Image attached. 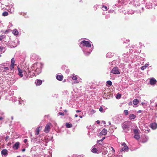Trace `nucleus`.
Instances as JSON below:
<instances>
[{
	"mask_svg": "<svg viewBox=\"0 0 157 157\" xmlns=\"http://www.w3.org/2000/svg\"><path fill=\"white\" fill-rule=\"evenodd\" d=\"M81 44L83 45V46H86L88 48H90L91 46V44L88 41L82 40L81 41Z\"/></svg>",
	"mask_w": 157,
	"mask_h": 157,
	"instance_id": "obj_1",
	"label": "nucleus"
},
{
	"mask_svg": "<svg viewBox=\"0 0 157 157\" xmlns=\"http://www.w3.org/2000/svg\"><path fill=\"white\" fill-rule=\"evenodd\" d=\"M51 125V124L50 123H48L46 125L44 130V132H45L46 133L49 132L50 131V126Z\"/></svg>",
	"mask_w": 157,
	"mask_h": 157,
	"instance_id": "obj_2",
	"label": "nucleus"
},
{
	"mask_svg": "<svg viewBox=\"0 0 157 157\" xmlns=\"http://www.w3.org/2000/svg\"><path fill=\"white\" fill-rule=\"evenodd\" d=\"M111 72L115 74H120L118 67H115L113 68Z\"/></svg>",
	"mask_w": 157,
	"mask_h": 157,
	"instance_id": "obj_3",
	"label": "nucleus"
},
{
	"mask_svg": "<svg viewBox=\"0 0 157 157\" xmlns=\"http://www.w3.org/2000/svg\"><path fill=\"white\" fill-rule=\"evenodd\" d=\"M122 145L123 147L121 149L120 151H122L128 149V147L125 144L123 143L122 144Z\"/></svg>",
	"mask_w": 157,
	"mask_h": 157,
	"instance_id": "obj_4",
	"label": "nucleus"
},
{
	"mask_svg": "<svg viewBox=\"0 0 157 157\" xmlns=\"http://www.w3.org/2000/svg\"><path fill=\"white\" fill-rule=\"evenodd\" d=\"M149 82L150 84L153 85L155 84L157 82V81L155 79L152 78L150 79Z\"/></svg>",
	"mask_w": 157,
	"mask_h": 157,
	"instance_id": "obj_5",
	"label": "nucleus"
},
{
	"mask_svg": "<svg viewBox=\"0 0 157 157\" xmlns=\"http://www.w3.org/2000/svg\"><path fill=\"white\" fill-rule=\"evenodd\" d=\"M19 143L17 142L13 146V148L14 150L17 149L19 147Z\"/></svg>",
	"mask_w": 157,
	"mask_h": 157,
	"instance_id": "obj_6",
	"label": "nucleus"
},
{
	"mask_svg": "<svg viewBox=\"0 0 157 157\" xmlns=\"http://www.w3.org/2000/svg\"><path fill=\"white\" fill-rule=\"evenodd\" d=\"M107 130L105 128H104L100 133L99 135L100 136L105 135L107 134Z\"/></svg>",
	"mask_w": 157,
	"mask_h": 157,
	"instance_id": "obj_7",
	"label": "nucleus"
},
{
	"mask_svg": "<svg viewBox=\"0 0 157 157\" xmlns=\"http://www.w3.org/2000/svg\"><path fill=\"white\" fill-rule=\"evenodd\" d=\"M150 127L153 129H155L157 127V124L155 123H151L150 124Z\"/></svg>",
	"mask_w": 157,
	"mask_h": 157,
	"instance_id": "obj_8",
	"label": "nucleus"
},
{
	"mask_svg": "<svg viewBox=\"0 0 157 157\" xmlns=\"http://www.w3.org/2000/svg\"><path fill=\"white\" fill-rule=\"evenodd\" d=\"M18 71V74L21 77H22L23 76V75L22 74V71L21 70L19 67H17Z\"/></svg>",
	"mask_w": 157,
	"mask_h": 157,
	"instance_id": "obj_9",
	"label": "nucleus"
},
{
	"mask_svg": "<svg viewBox=\"0 0 157 157\" xmlns=\"http://www.w3.org/2000/svg\"><path fill=\"white\" fill-rule=\"evenodd\" d=\"M42 128V126H40L36 128L35 132L36 135H38L39 134L40 131L41 129Z\"/></svg>",
	"mask_w": 157,
	"mask_h": 157,
	"instance_id": "obj_10",
	"label": "nucleus"
},
{
	"mask_svg": "<svg viewBox=\"0 0 157 157\" xmlns=\"http://www.w3.org/2000/svg\"><path fill=\"white\" fill-rule=\"evenodd\" d=\"M56 78L58 80L61 81L63 78V76L62 75H57L56 76Z\"/></svg>",
	"mask_w": 157,
	"mask_h": 157,
	"instance_id": "obj_11",
	"label": "nucleus"
},
{
	"mask_svg": "<svg viewBox=\"0 0 157 157\" xmlns=\"http://www.w3.org/2000/svg\"><path fill=\"white\" fill-rule=\"evenodd\" d=\"M7 152V150L6 149H4L2 151L1 153L3 155H7L8 154Z\"/></svg>",
	"mask_w": 157,
	"mask_h": 157,
	"instance_id": "obj_12",
	"label": "nucleus"
},
{
	"mask_svg": "<svg viewBox=\"0 0 157 157\" xmlns=\"http://www.w3.org/2000/svg\"><path fill=\"white\" fill-rule=\"evenodd\" d=\"M6 51L5 48L2 46H0V52L3 53Z\"/></svg>",
	"mask_w": 157,
	"mask_h": 157,
	"instance_id": "obj_13",
	"label": "nucleus"
},
{
	"mask_svg": "<svg viewBox=\"0 0 157 157\" xmlns=\"http://www.w3.org/2000/svg\"><path fill=\"white\" fill-rule=\"evenodd\" d=\"M149 64H148L146 63L145 64L144 66L141 67V69L142 70H144L149 66Z\"/></svg>",
	"mask_w": 157,
	"mask_h": 157,
	"instance_id": "obj_14",
	"label": "nucleus"
},
{
	"mask_svg": "<svg viewBox=\"0 0 157 157\" xmlns=\"http://www.w3.org/2000/svg\"><path fill=\"white\" fill-rule=\"evenodd\" d=\"M136 117V116L132 114H130L129 116V117L131 120L132 119H134Z\"/></svg>",
	"mask_w": 157,
	"mask_h": 157,
	"instance_id": "obj_15",
	"label": "nucleus"
},
{
	"mask_svg": "<svg viewBox=\"0 0 157 157\" xmlns=\"http://www.w3.org/2000/svg\"><path fill=\"white\" fill-rule=\"evenodd\" d=\"M12 33L15 35H17L18 34V32L16 29H14Z\"/></svg>",
	"mask_w": 157,
	"mask_h": 157,
	"instance_id": "obj_16",
	"label": "nucleus"
},
{
	"mask_svg": "<svg viewBox=\"0 0 157 157\" xmlns=\"http://www.w3.org/2000/svg\"><path fill=\"white\" fill-rule=\"evenodd\" d=\"M98 150L96 148H93L91 150V152L94 153H98Z\"/></svg>",
	"mask_w": 157,
	"mask_h": 157,
	"instance_id": "obj_17",
	"label": "nucleus"
},
{
	"mask_svg": "<svg viewBox=\"0 0 157 157\" xmlns=\"http://www.w3.org/2000/svg\"><path fill=\"white\" fill-rule=\"evenodd\" d=\"M42 81L41 80H37L36 83V84L37 85H40L42 83Z\"/></svg>",
	"mask_w": 157,
	"mask_h": 157,
	"instance_id": "obj_18",
	"label": "nucleus"
},
{
	"mask_svg": "<svg viewBox=\"0 0 157 157\" xmlns=\"http://www.w3.org/2000/svg\"><path fill=\"white\" fill-rule=\"evenodd\" d=\"M133 104L135 105H137L139 103V101L137 99H135L133 100Z\"/></svg>",
	"mask_w": 157,
	"mask_h": 157,
	"instance_id": "obj_19",
	"label": "nucleus"
},
{
	"mask_svg": "<svg viewBox=\"0 0 157 157\" xmlns=\"http://www.w3.org/2000/svg\"><path fill=\"white\" fill-rule=\"evenodd\" d=\"M66 126L67 128H70L72 126V125L71 124H69V123H66Z\"/></svg>",
	"mask_w": 157,
	"mask_h": 157,
	"instance_id": "obj_20",
	"label": "nucleus"
},
{
	"mask_svg": "<svg viewBox=\"0 0 157 157\" xmlns=\"http://www.w3.org/2000/svg\"><path fill=\"white\" fill-rule=\"evenodd\" d=\"M9 13L8 12L5 11L2 13V15L3 16H6L8 15Z\"/></svg>",
	"mask_w": 157,
	"mask_h": 157,
	"instance_id": "obj_21",
	"label": "nucleus"
},
{
	"mask_svg": "<svg viewBox=\"0 0 157 157\" xmlns=\"http://www.w3.org/2000/svg\"><path fill=\"white\" fill-rule=\"evenodd\" d=\"M102 10L104 11H106L107 10V7L105 6L104 5H103L102 6Z\"/></svg>",
	"mask_w": 157,
	"mask_h": 157,
	"instance_id": "obj_22",
	"label": "nucleus"
},
{
	"mask_svg": "<svg viewBox=\"0 0 157 157\" xmlns=\"http://www.w3.org/2000/svg\"><path fill=\"white\" fill-rule=\"evenodd\" d=\"M121 98V95L120 94L118 93L117 94L116 98L117 99H120Z\"/></svg>",
	"mask_w": 157,
	"mask_h": 157,
	"instance_id": "obj_23",
	"label": "nucleus"
},
{
	"mask_svg": "<svg viewBox=\"0 0 157 157\" xmlns=\"http://www.w3.org/2000/svg\"><path fill=\"white\" fill-rule=\"evenodd\" d=\"M134 137L136 140H139L140 138V136L138 134H135L134 136Z\"/></svg>",
	"mask_w": 157,
	"mask_h": 157,
	"instance_id": "obj_24",
	"label": "nucleus"
},
{
	"mask_svg": "<svg viewBox=\"0 0 157 157\" xmlns=\"http://www.w3.org/2000/svg\"><path fill=\"white\" fill-rule=\"evenodd\" d=\"M15 62V60L14 58H12L11 60V64L12 65H14Z\"/></svg>",
	"mask_w": 157,
	"mask_h": 157,
	"instance_id": "obj_25",
	"label": "nucleus"
},
{
	"mask_svg": "<svg viewBox=\"0 0 157 157\" xmlns=\"http://www.w3.org/2000/svg\"><path fill=\"white\" fill-rule=\"evenodd\" d=\"M110 86H111L112 85V83L111 81H108L106 82Z\"/></svg>",
	"mask_w": 157,
	"mask_h": 157,
	"instance_id": "obj_26",
	"label": "nucleus"
},
{
	"mask_svg": "<svg viewBox=\"0 0 157 157\" xmlns=\"http://www.w3.org/2000/svg\"><path fill=\"white\" fill-rule=\"evenodd\" d=\"M123 128L124 129L126 128H128V126L126 124H124L123 126Z\"/></svg>",
	"mask_w": 157,
	"mask_h": 157,
	"instance_id": "obj_27",
	"label": "nucleus"
},
{
	"mask_svg": "<svg viewBox=\"0 0 157 157\" xmlns=\"http://www.w3.org/2000/svg\"><path fill=\"white\" fill-rule=\"evenodd\" d=\"M134 132L135 134H137L138 133V130L137 129H134Z\"/></svg>",
	"mask_w": 157,
	"mask_h": 157,
	"instance_id": "obj_28",
	"label": "nucleus"
},
{
	"mask_svg": "<svg viewBox=\"0 0 157 157\" xmlns=\"http://www.w3.org/2000/svg\"><path fill=\"white\" fill-rule=\"evenodd\" d=\"M105 138V137H104L101 139L98 140L97 143H99V142H102Z\"/></svg>",
	"mask_w": 157,
	"mask_h": 157,
	"instance_id": "obj_29",
	"label": "nucleus"
},
{
	"mask_svg": "<svg viewBox=\"0 0 157 157\" xmlns=\"http://www.w3.org/2000/svg\"><path fill=\"white\" fill-rule=\"evenodd\" d=\"M72 79L74 80H76L77 79V77L76 76H74L72 77Z\"/></svg>",
	"mask_w": 157,
	"mask_h": 157,
	"instance_id": "obj_30",
	"label": "nucleus"
},
{
	"mask_svg": "<svg viewBox=\"0 0 157 157\" xmlns=\"http://www.w3.org/2000/svg\"><path fill=\"white\" fill-rule=\"evenodd\" d=\"M5 38V36L4 35L0 36V41L2 39H3Z\"/></svg>",
	"mask_w": 157,
	"mask_h": 157,
	"instance_id": "obj_31",
	"label": "nucleus"
},
{
	"mask_svg": "<svg viewBox=\"0 0 157 157\" xmlns=\"http://www.w3.org/2000/svg\"><path fill=\"white\" fill-rule=\"evenodd\" d=\"M124 112L125 114L126 115H127L128 114V111L127 110H124Z\"/></svg>",
	"mask_w": 157,
	"mask_h": 157,
	"instance_id": "obj_32",
	"label": "nucleus"
},
{
	"mask_svg": "<svg viewBox=\"0 0 157 157\" xmlns=\"http://www.w3.org/2000/svg\"><path fill=\"white\" fill-rule=\"evenodd\" d=\"M14 65H10V69L11 70H12L14 69Z\"/></svg>",
	"mask_w": 157,
	"mask_h": 157,
	"instance_id": "obj_33",
	"label": "nucleus"
},
{
	"mask_svg": "<svg viewBox=\"0 0 157 157\" xmlns=\"http://www.w3.org/2000/svg\"><path fill=\"white\" fill-rule=\"evenodd\" d=\"M103 109L102 108V107L101 106L99 108V110L101 112H103Z\"/></svg>",
	"mask_w": 157,
	"mask_h": 157,
	"instance_id": "obj_34",
	"label": "nucleus"
},
{
	"mask_svg": "<svg viewBox=\"0 0 157 157\" xmlns=\"http://www.w3.org/2000/svg\"><path fill=\"white\" fill-rule=\"evenodd\" d=\"M58 114L60 115H62V116L64 115V114L63 113H62V112H59L58 113Z\"/></svg>",
	"mask_w": 157,
	"mask_h": 157,
	"instance_id": "obj_35",
	"label": "nucleus"
},
{
	"mask_svg": "<svg viewBox=\"0 0 157 157\" xmlns=\"http://www.w3.org/2000/svg\"><path fill=\"white\" fill-rule=\"evenodd\" d=\"M107 151L106 150V151H103V153L104 155H105L107 153Z\"/></svg>",
	"mask_w": 157,
	"mask_h": 157,
	"instance_id": "obj_36",
	"label": "nucleus"
},
{
	"mask_svg": "<svg viewBox=\"0 0 157 157\" xmlns=\"http://www.w3.org/2000/svg\"><path fill=\"white\" fill-rule=\"evenodd\" d=\"M4 69H5V70H9V68L7 67H4Z\"/></svg>",
	"mask_w": 157,
	"mask_h": 157,
	"instance_id": "obj_37",
	"label": "nucleus"
},
{
	"mask_svg": "<svg viewBox=\"0 0 157 157\" xmlns=\"http://www.w3.org/2000/svg\"><path fill=\"white\" fill-rule=\"evenodd\" d=\"M27 141V140L26 139H25L24 140V142L25 143H26Z\"/></svg>",
	"mask_w": 157,
	"mask_h": 157,
	"instance_id": "obj_38",
	"label": "nucleus"
},
{
	"mask_svg": "<svg viewBox=\"0 0 157 157\" xmlns=\"http://www.w3.org/2000/svg\"><path fill=\"white\" fill-rule=\"evenodd\" d=\"M76 112L77 113L80 112H81V111L80 110H76Z\"/></svg>",
	"mask_w": 157,
	"mask_h": 157,
	"instance_id": "obj_39",
	"label": "nucleus"
},
{
	"mask_svg": "<svg viewBox=\"0 0 157 157\" xmlns=\"http://www.w3.org/2000/svg\"><path fill=\"white\" fill-rule=\"evenodd\" d=\"M25 151V148H24L23 149H22V152H24Z\"/></svg>",
	"mask_w": 157,
	"mask_h": 157,
	"instance_id": "obj_40",
	"label": "nucleus"
},
{
	"mask_svg": "<svg viewBox=\"0 0 157 157\" xmlns=\"http://www.w3.org/2000/svg\"><path fill=\"white\" fill-rule=\"evenodd\" d=\"M96 122L97 124H98L100 123V121H97Z\"/></svg>",
	"mask_w": 157,
	"mask_h": 157,
	"instance_id": "obj_41",
	"label": "nucleus"
},
{
	"mask_svg": "<svg viewBox=\"0 0 157 157\" xmlns=\"http://www.w3.org/2000/svg\"><path fill=\"white\" fill-rule=\"evenodd\" d=\"M112 149L113 150V151L114 152H115V150L113 148V147H111Z\"/></svg>",
	"mask_w": 157,
	"mask_h": 157,
	"instance_id": "obj_42",
	"label": "nucleus"
},
{
	"mask_svg": "<svg viewBox=\"0 0 157 157\" xmlns=\"http://www.w3.org/2000/svg\"><path fill=\"white\" fill-rule=\"evenodd\" d=\"M102 122L104 124H105V122L104 121H102Z\"/></svg>",
	"mask_w": 157,
	"mask_h": 157,
	"instance_id": "obj_43",
	"label": "nucleus"
},
{
	"mask_svg": "<svg viewBox=\"0 0 157 157\" xmlns=\"http://www.w3.org/2000/svg\"><path fill=\"white\" fill-rule=\"evenodd\" d=\"M110 54V52H109V53H108L107 54V56H108Z\"/></svg>",
	"mask_w": 157,
	"mask_h": 157,
	"instance_id": "obj_44",
	"label": "nucleus"
},
{
	"mask_svg": "<svg viewBox=\"0 0 157 157\" xmlns=\"http://www.w3.org/2000/svg\"><path fill=\"white\" fill-rule=\"evenodd\" d=\"M132 102H130L129 104V105H132Z\"/></svg>",
	"mask_w": 157,
	"mask_h": 157,
	"instance_id": "obj_45",
	"label": "nucleus"
},
{
	"mask_svg": "<svg viewBox=\"0 0 157 157\" xmlns=\"http://www.w3.org/2000/svg\"><path fill=\"white\" fill-rule=\"evenodd\" d=\"M3 119V118L2 117H0V120H2Z\"/></svg>",
	"mask_w": 157,
	"mask_h": 157,
	"instance_id": "obj_46",
	"label": "nucleus"
},
{
	"mask_svg": "<svg viewBox=\"0 0 157 157\" xmlns=\"http://www.w3.org/2000/svg\"><path fill=\"white\" fill-rule=\"evenodd\" d=\"M75 117H78V116L77 114H75Z\"/></svg>",
	"mask_w": 157,
	"mask_h": 157,
	"instance_id": "obj_47",
	"label": "nucleus"
},
{
	"mask_svg": "<svg viewBox=\"0 0 157 157\" xmlns=\"http://www.w3.org/2000/svg\"><path fill=\"white\" fill-rule=\"evenodd\" d=\"M64 111L65 112H67V111L66 110V109H65L64 110Z\"/></svg>",
	"mask_w": 157,
	"mask_h": 157,
	"instance_id": "obj_48",
	"label": "nucleus"
},
{
	"mask_svg": "<svg viewBox=\"0 0 157 157\" xmlns=\"http://www.w3.org/2000/svg\"><path fill=\"white\" fill-rule=\"evenodd\" d=\"M79 117H80L81 118H82V116H79Z\"/></svg>",
	"mask_w": 157,
	"mask_h": 157,
	"instance_id": "obj_49",
	"label": "nucleus"
},
{
	"mask_svg": "<svg viewBox=\"0 0 157 157\" xmlns=\"http://www.w3.org/2000/svg\"><path fill=\"white\" fill-rule=\"evenodd\" d=\"M75 83H78V82H75Z\"/></svg>",
	"mask_w": 157,
	"mask_h": 157,
	"instance_id": "obj_50",
	"label": "nucleus"
},
{
	"mask_svg": "<svg viewBox=\"0 0 157 157\" xmlns=\"http://www.w3.org/2000/svg\"><path fill=\"white\" fill-rule=\"evenodd\" d=\"M138 112L139 113H141V110H139L138 111Z\"/></svg>",
	"mask_w": 157,
	"mask_h": 157,
	"instance_id": "obj_51",
	"label": "nucleus"
},
{
	"mask_svg": "<svg viewBox=\"0 0 157 157\" xmlns=\"http://www.w3.org/2000/svg\"><path fill=\"white\" fill-rule=\"evenodd\" d=\"M141 104L142 105H143L144 103H142Z\"/></svg>",
	"mask_w": 157,
	"mask_h": 157,
	"instance_id": "obj_52",
	"label": "nucleus"
},
{
	"mask_svg": "<svg viewBox=\"0 0 157 157\" xmlns=\"http://www.w3.org/2000/svg\"><path fill=\"white\" fill-rule=\"evenodd\" d=\"M111 124V123L110 122L109 123V125Z\"/></svg>",
	"mask_w": 157,
	"mask_h": 157,
	"instance_id": "obj_53",
	"label": "nucleus"
},
{
	"mask_svg": "<svg viewBox=\"0 0 157 157\" xmlns=\"http://www.w3.org/2000/svg\"><path fill=\"white\" fill-rule=\"evenodd\" d=\"M17 157H21V156H17Z\"/></svg>",
	"mask_w": 157,
	"mask_h": 157,
	"instance_id": "obj_54",
	"label": "nucleus"
},
{
	"mask_svg": "<svg viewBox=\"0 0 157 157\" xmlns=\"http://www.w3.org/2000/svg\"><path fill=\"white\" fill-rule=\"evenodd\" d=\"M100 143V142H99V143H98V144H101Z\"/></svg>",
	"mask_w": 157,
	"mask_h": 157,
	"instance_id": "obj_55",
	"label": "nucleus"
},
{
	"mask_svg": "<svg viewBox=\"0 0 157 157\" xmlns=\"http://www.w3.org/2000/svg\"><path fill=\"white\" fill-rule=\"evenodd\" d=\"M1 55H0V57H1Z\"/></svg>",
	"mask_w": 157,
	"mask_h": 157,
	"instance_id": "obj_56",
	"label": "nucleus"
},
{
	"mask_svg": "<svg viewBox=\"0 0 157 157\" xmlns=\"http://www.w3.org/2000/svg\"><path fill=\"white\" fill-rule=\"evenodd\" d=\"M156 106L157 107V104H156Z\"/></svg>",
	"mask_w": 157,
	"mask_h": 157,
	"instance_id": "obj_57",
	"label": "nucleus"
}]
</instances>
